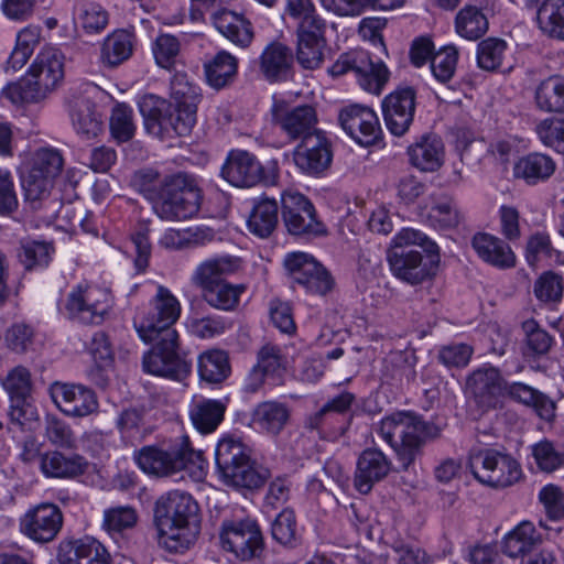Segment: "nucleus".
<instances>
[{
    "label": "nucleus",
    "instance_id": "obj_20",
    "mask_svg": "<svg viewBox=\"0 0 564 564\" xmlns=\"http://www.w3.org/2000/svg\"><path fill=\"white\" fill-rule=\"evenodd\" d=\"M340 127L357 143L369 147L381 135V127L377 113L367 106L354 104L344 107L338 116Z\"/></svg>",
    "mask_w": 564,
    "mask_h": 564
},
{
    "label": "nucleus",
    "instance_id": "obj_54",
    "mask_svg": "<svg viewBox=\"0 0 564 564\" xmlns=\"http://www.w3.org/2000/svg\"><path fill=\"white\" fill-rule=\"evenodd\" d=\"M76 21L87 33H99L108 24V12L96 2L82 1L75 8Z\"/></svg>",
    "mask_w": 564,
    "mask_h": 564
},
{
    "label": "nucleus",
    "instance_id": "obj_5",
    "mask_svg": "<svg viewBox=\"0 0 564 564\" xmlns=\"http://www.w3.org/2000/svg\"><path fill=\"white\" fill-rule=\"evenodd\" d=\"M202 204L196 178L185 172L166 175L161 195L153 204L154 213L163 220L180 221L195 216Z\"/></svg>",
    "mask_w": 564,
    "mask_h": 564
},
{
    "label": "nucleus",
    "instance_id": "obj_22",
    "mask_svg": "<svg viewBox=\"0 0 564 564\" xmlns=\"http://www.w3.org/2000/svg\"><path fill=\"white\" fill-rule=\"evenodd\" d=\"M330 143L324 132H315L304 138L293 151L295 165L305 174L318 176L332 163Z\"/></svg>",
    "mask_w": 564,
    "mask_h": 564
},
{
    "label": "nucleus",
    "instance_id": "obj_55",
    "mask_svg": "<svg viewBox=\"0 0 564 564\" xmlns=\"http://www.w3.org/2000/svg\"><path fill=\"white\" fill-rule=\"evenodd\" d=\"M54 248L44 241H26L21 245L18 257L26 270L44 268L51 261Z\"/></svg>",
    "mask_w": 564,
    "mask_h": 564
},
{
    "label": "nucleus",
    "instance_id": "obj_63",
    "mask_svg": "<svg viewBox=\"0 0 564 564\" xmlns=\"http://www.w3.org/2000/svg\"><path fill=\"white\" fill-rule=\"evenodd\" d=\"M63 158L58 150L52 148L39 149L31 163V169L55 180L63 169Z\"/></svg>",
    "mask_w": 564,
    "mask_h": 564
},
{
    "label": "nucleus",
    "instance_id": "obj_64",
    "mask_svg": "<svg viewBox=\"0 0 564 564\" xmlns=\"http://www.w3.org/2000/svg\"><path fill=\"white\" fill-rule=\"evenodd\" d=\"M535 132L544 145L564 154V119H544L536 124Z\"/></svg>",
    "mask_w": 564,
    "mask_h": 564
},
{
    "label": "nucleus",
    "instance_id": "obj_60",
    "mask_svg": "<svg viewBox=\"0 0 564 564\" xmlns=\"http://www.w3.org/2000/svg\"><path fill=\"white\" fill-rule=\"evenodd\" d=\"M506 47V42L500 39L489 37L481 41L477 47L478 67L488 72L496 70L502 63Z\"/></svg>",
    "mask_w": 564,
    "mask_h": 564
},
{
    "label": "nucleus",
    "instance_id": "obj_9",
    "mask_svg": "<svg viewBox=\"0 0 564 564\" xmlns=\"http://www.w3.org/2000/svg\"><path fill=\"white\" fill-rule=\"evenodd\" d=\"M111 308L110 293L90 284H77L68 293L65 311L69 319L84 325H99Z\"/></svg>",
    "mask_w": 564,
    "mask_h": 564
},
{
    "label": "nucleus",
    "instance_id": "obj_19",
    "mask_svg": "<svg viewBox=\"0 0 564 564\" xmlns=\"http://www.w3.org/2000/svg\"><path fill=\"white\" fill-rule=\"evenodd\" d=\"M416 91L412 87H400L382 100V113L387 129L397 137L405 134L414 120Z\"/></svg>",
    "mask_w": 564,
    "mask_h": 564
},
{
    "label": "nucleus",
    "instance_id": "obj_16",
    "mask_svg": "<svg viewBox=\"0 0 564 564\" xmlns=\"http://www.w3.org/2000/svg\"><path fill=\"white\" fill-rule=\"evenodd\" d=\"M284 267L292 283L302 286L307 293L325 295L334 288L335 282L330 273L307 253L288 254Z\"/></svg>",
    "mask_w": 564,
    "mask_h": 564
},
{
    "label": "nucleus",
    "instance_id": "obj_15",
    "mask_svg": "<svg viewBox=\"0 0 564 564\" xmlns=\"http://www.w3.org/2000/svg\"><path fill=\"white\" fill-rule=\"evenodd\" d=\"M467 389L477 408L481 412H488L502 408L507 380L498 368L484 365L468 376Z\"/></svg>",
    "mask_w": 564,
    "mask_h": 564
},
{
    "label": "nucleus",
    "instance_id": "obj_14",
    "mask_svg": "<svg viewBox=\"0 0 564 564\" xmlns=\"http://www.w3.org/2000/svg\"><path fill=\"white\" fill-rule=\"evenodd\" d=\"M2 387L9 395L10 422L23 430L29 422L36 419V410L31 403V371L22 365L15 366L2 380Z\"/></svg>",
    "mask_w": 564,
    "mask_h": 564
},
{
    "label": "nucleus",
    "instance_id": "obj_38",
    "mask_svg": "<svg viewBox=\"0 0 564 564\" xmlns=\"http://www.w3.org/2000/svg\"><path fill=\"white\" fill-rule=\"evenodd\" d=\"M291 417V410L286 403L279 401L260 402L252 412L253 424L262 432L279 435Z\"/></svg>",
    "mask_w": 564,
    "mask_h": 564
},
{
    "label": "nucleus",
    "instance_id": "obj_46",
    "mask_svg": "<svg viewBox=\"0 0 564 564\" xmlns=\"http://www.w3.org/2000/svg\"><path fill=\"white\" fill-rule=\"evenodd\" d=\"M536 20L545 35L564 41V0H544L538 9Z\"/></svg>",
    "mask_w": 564,
    "mask_h": 564
},
{
    "label": "nucleus",
    "instance_id": "obj_7",
    "mask_svg": "<svg viewBox=\"0 0 564 564\" xmlns=\"http://www.w3.org/2000/svg\"><path fill=\"white\" fill-rule=\"evenodd\" d=\"M468 466L479 482L492 488L512 486L522 475L520 464L511 455L494 448H471Z\"/></svg>",
    "mask_w": 564,
    "mask_h": 564
},
{
    "label": "nucleus",
    "instance_id": "obj_29",
    "mask_svg": "<svg viewBox=\"0 0 564 564\" xmlns=\"http://www.w3.org/2000/svg\"><path fill=\"white\" fill-rule=\"evenodd\" d=\"M294 55L291 47L281 42H271L260 55L259 66L270 83L286 82L293 76Z\"/></svg>",
    "mask_w": 564,
    "mask_h": 564
},
{
    "label": "nucleus",
    "instance_id": "obj_61",
    "mask_svg": "<svg viewBox=\"0 0 564 564\" xmlns=\"http://www.w3.org/2000/svg\"><path fill=\"white\" fill-rule=\"evenodd\" d=\"M181 52L178 39L171 34H161L153 45V55L156 64L165 69H173Z\"/></svg>",
    "mask_w": 564,
    "mask_h": 564
},
{
    "label": "nucleus",
    "instance_id": "obj_41",
    "mask_svg": "<svg viewBox=\"0 0 564 564\" xmlns=\"http://www.w3.org/2000/svg\"><path fill=\"white\" fill-rule=\"evenodd\" d=\"M134 35L127 30H117L102 43L100 59L108 67H116L129 59L134 48Z\"/></svg>",
    "mask_w": 564,
    "mask_h": 564
},
{
    "label": "nucleus",
    "instance_id": "obj_1",
    "mask_svg": "<svg viewBox=\"0 0 564 564\" xmlns=\"http://www.w3.org/2000/svg\"><path fill=\"white\" fill-rule=\"evenodd\" d=\"M393 243L387 259L394 276L415 285L435 275L440 249L425 234L411 228L402 229Z\"/></svg>",
    "mask_w": 564,
    "mask_h": 564
},
{
    "label": "nucleus",
    "instance_id": "obj_48",
    "mask_svg": "<svg viewBox=\"0 0 564 564\" xmlns=\"http://www.w3.org/2000/svg\"><path fill=\"white\" fill-rule=\"evenodd\" d=\"M285 13L296 22V32L326 29L313 0H286Z\"/></svg>",
    "mask_w": 564,
    "mask_h": 564
},
{
    "label": "nucleus",
    "instance_id": "obj_13",
    "mask_svg": "<svg viewBox=\"0 0 564 564\" xmlns=\"http://www.w3.org/2000/svg\"><path fill=\"white\" fill-rule=\"evenodd\" d=\"M281 202L282 220L290 235L311 239L326 234L325 225L317 219L315 207L306 196L284 192Z\"/></svg>",
    "mask_w": 564,
    "mask_h": 564
},
{
    "label": "nucleus",
    "instance_id": "obj_3",
    "mask_svg": "<svg viewBox=\"0 0 564 564\" xmlns=\"http://www.w3.org/2000/svg\"><path fill=\"white\" fill-rule=\"evenodd\" d=\"M215 464L219 479L236 489H258L270 478V470L257 466L251 459L249 448L232 436L218 442Z\"/></svg>",
    "mask_w": 564,
    "mask_h": 564
},
{
    "label": "nucleus",
    "instance_id": "obj_62",
    "mask_svg": "<svg viewBox=\"0 0 564 564\" xmlns=\"http://www.w3.org/2000/svg\"><path fill=\"white\" fill-rule=\"evenodd\" d=\"M458 52L455 46H445L431 58V69L440 83H447L455 74Z\"/></svg>",
    "mask_w": 564,
    "mask_h": 564
},
{
    "label": "nucleus",
    "instance_id": "obj_40",
    "mask_svg": "<svg viewBox=\"0 0 564 564\" xmlns=\"http://www.w3.org/2000/svg\"><path fill=\"white\" fill-rule=\"evenodd\" d=\"M534 102L546 113H564V75L555 74L541 80L534 90Z\"/></svg>",
    "mask_w": 564,
    "mask_h": 564
},
{
    "label": "nucleus",
    "instance_id": "obj_24",
    "mask_svg": "<svg viewBox=\"0 0 564 564\" xmlns=\"http://www.w3.org/2000/svg\"><path fill=\"white\" fill-rule=\"evenodd\" d=\"M199 508L193 497L183 491L174 490L161 496L155 502L154 521L182 523L186 527L200 528Z\"/></svg>",
    "mask_w": 564,
    "mask_h": 564
},
{
    "label": "nucleus",
    "instance_id": "obj_49",
    "mask_svg": "<svg viewBox=\"0 0 564 564\" xmlns=\"http://www.w3.org/2000/svg\"><path fill=\"white\" fill-rule=\"evenodd\" d=\"M243 284L228 282L216 284L202 292L205 302L214 308L234 311L239 304V297L245 292Z\"/></svg>",
    "mask_w": 564,
    "mask_h": 564
},
{
    "label": "nucleus",
    "instance_id": "obj_27",
    "mask_svg": "<svg viewBox=\"0 0 564 564\" xmlns=\"http://www.w3.org/2000/svg\"><path fill=\"white\" fill-rule=\"evenodd\" d=\"M391 469V460L380 449L373 447L364 449L357 460L355 488L364 495L370 492L373 485L383 480Z\"/></svg>",
    "mask_w": 564,
    "mask_h": 564
},
{
    "label": "nucleus",
    "instance_id": "obj_34",
    "mask_svg": "<svg viewBox=\"0 0 564 564\" xmlns=\"http://www.w3.org/2000/svg\"><path fill=\"white\" fill-rule=\"evenodd\" d=\"M213 24L226 39L234 44L247 47L253 39V29L249 20L234 11L221 9L213 17Z\"/></svg>",
    "mask_w": 564,
    "mask_h": 564
},
{
    "label": "nucleus",
    "instance_id": "obj_56",
    "mask_svg": "<svg viewBox=\"0 0 564 564\" xmlns=\"http://www.w3.org/2000/svg\"><path fill=\"white\" fill-rule=\"evenodd\" d=\"M410 412H395L383 417L377 429L378 434L395 451V447L403 442V435L409 427Z\"/></svg>",
    "mask_w": 564,
    "mask_h": 564
},
{
    "label": "nucleus",
    "instance_id": "obj_52",
    "mask_svg": "<svg viewBox=\"0 0 564 564\" xmlns=\"http://www.w3.org/2000/svg\"><path fill=\"white\" fill-rule=\"evenodd\" d=\"M54 180L32 169L22 177V187L26 202L33 209H39L41 203L48 198Z\"/></svg>",
    "mask_w": 564,
    "mask_h": 564
},
{
    "label": "nucleus",
    "instance_id": "obj_21",
    "mask_svg": "<svg viewBox=\"0 0 564 564\" xmlns=\"http://www.w3.org/2000/svg\"><path fill=\"white\" fill-rule=\"evenodd\" d=\"M50 394L55 405L67 416L84 417L98 409L95 392L85 386L54 382Z\"/></svg>",
    "mask_w": 564,
    "mask_h": 564
},
{
    "label": "nucleus",
    "instance_id": "obj_28",
    "mask_svg": "<svg viewBox=\"0 0 564 564\" xmlns=\"http://www.w3.org/2000/svg\"><path fill=\"white\" fill-rule=\"evenodd\" d=\"M58 564H110L106 547L93 538H84L59 544Z\"/></svg>",
    "mask_w": 564,
    "mask_h": 564
},
{
    "label": "nucleus",
    "instance_id": "obj_36",
    "mask_svg": "<svg viewBox=\"0 0 564 564\" xmlns=\"http://www.w3.org/2000/svg\"><path fill=\"white\" fill-rule=\"evenodd\" d=\"M325 30L296 32V61L304 69L319 68L325 58Z\"/></svg>",
    "mask_w": 564,
    "mask_h": 564
},
{
    "label": "nucleus",
    "instance_id": "obj_44",
    "mask_svg": "<svg viewBox=\"0 0 564 564\" xmlns=\"http://www.w3.org/2000/svg\"><path fill=\"white\" fill-rule=\"evenodd\" d=\"M237 68V58L226 51L218 52L204 65L206 80L215 89H221L232 83Z\"/></svg>",
    "mask_w": 564,
    "mask_h": 564
},
{
    "label": "nucleus",
    "instance_id": "obj_39",
    "mask_svg": "<svg viewBox=\"0 0 564 564\" xmlns=\"http://www.w3.org/2000/svg\"><path fill=\"white\" fill-rule=\"evenodd\" d=\"M70 117L76 132L87 140L96 138L102 131V116L88 98L78 97L73 100Z\"/></svg>",
    "mask_w": 564,
    "mask_h": 564
},
{
    "label": "nucleus",
    "instance_id": "obj_37",
    "mask_svg": "<svg viewBox=\"0 0 564 564\" xmlns=\"http://www.w3.org/2000/svg\"><path fill=\"white\" fill-rule=\"evenodd\" d=\"M279 221V206L274 198L267 196L253 199L247 220L248 230L259 237L268 238L275 230Z\"/></svg>",
    "mask_w": 564,
    "mask_h": 564
},
{
    "label": "nucleus",
    "instance_id": "obj_58",
    "mask_svg": "<svg viewBox=\"0 0 564 564\" xmlns=\"http://www.w3.org/2000/svg\"><path fill=\"white\" fill-rule=\"evenodd\" d=\"M533 293L544 304L557 303L563 295V278L553 272H543L534 282Z\"/></svg>",
    "mask_w": 564,
    "mask_h": 564
},
{
    "label": "nucleus",
    "instance_id": "obj_26",
    "mask_svg": "<svg viewBox=\"0 0 564 564\" xmlns=\"http://www.w3.org/2000/svg\"><path fill=\"white\" fill-rule=\"evenodd\" d=\"M355 395L348 391L340 393L325 403L307 421V426L313 430H319L324 433H330L333 436H340L347 430V421L344 414L348 412Z\"/></svg>",
    "mask_w": 564,
    "mask_h": 564
},
{
    "label": "nucleus",
    "instance_id": "obj_31",
    "mask_svg": "<svg viewBox=\"0 0 564 564\" xmlns=\"http://www.w3.org/2000/svg\"><path fill=\"white\" fill-rule=\"evenodd\" d=\"M88 462L78 454L66 455L57 449L41 455L40 470L47 478L73 479L82 476Z\"/></svg>",
    "mask_w": 564,
    "mask_h": 564
},
{
    "label": "nucleus",
    "instance_id": "obj_32",
    "mask_svg": "<svg viewBox=\"0 0 564 564\" xmlns=\"http://www.w3.org/2000/svg\"><path fill=\"white\" fill-rule=\"evenodd\" d=\"M156 527V540L161 549L170 553H184L197 540L200 528H194L193 524L186 527L182 523L167 521H154Z\"/></svg>",
    "mask_w": 564,
    "mask_h": 564
},
{
    "label": "nucleus",
    "instance_id": "obj_10",
    "mask_svg": "<svg viewBox=\"0 0 564 564\" xmlns=\"http://www.w3.org/2000/svg\"><path fill=\"white\" fill-rule=\"evenodd\" d=\"M354 72L362 89L379 95L389 79V70L384 63L373 62L370 54L364 50H354L339 55L328 69L334 76Z\"/></svg>",
    "mask_w": 564,
    "mask_h": 564
},
{
    "label": "nucleus",
    "instance_id": "obj_4",
    "mask_svg": "<svg viewBox=\"0 0 564 564\" xmlns=\"http://www.w3.org/2000/svg\"><path fill=\"white\" fill-rule=\"evenodd\" d=\"M134 460L144 473L155 476H170L188 469L197 479L204 477L203 452L192 447L187 435L167 449L144 446L134 454Z\"/></svg>",
    "mask_w": 564,
    "mask_h": 564
},
{
    "label": "nucleus",
    "instance_id": "obj_33",
    "mask_svg": "<svg viewBox=\"0 0 564 564\" xmlns=\"http://www.w3.org/2000/svg\"><path fill=\"white\" fill-rule=\"evenodd\" d=\"M556 164L553 159L543 153H529L521 156L513 164L512 175L527 185H536L547 181L555 172Z\"/></svg>",
    "mask_w": 564,
    "mask_h": 564
},
{
    "label": "nucleus",
    "instance_id": "obj_8",
    "mask_svg": "<svg viewBox=\"0 0 564 564\" xmlns=\"http://www.w3.org/2000/svg\"><path fill=\"white\" fill-rule=\"evenodd\" d=\"M176 99L167 104L162 100L159 107L147 111L145 105L140 106L144 117L145 127L152 130L171 128L177 135H187L196 123L197 104L193 96H185L183 90H175Z\"/></svg>",
    "mask_w": 564,
    "mask_h": 564
},
{
    "label": "nucleus",
    "instance_id": "obj_53",
    "mask_svg": "<svg viewBox=\"0 0 564 564\" xmlns=\"http://www.w3.org/2000/svg\"><path fill=\"white\" fill-rule=\"evenodd\" d=\"M40 32L36 29L25 28L17 35V43L11 52L7 69L19 70L31 57L34 47L39 44Z\"/></svg>",
    "mask_w": 564,
    "mask_h": 564
},
{
    "label": "nucleus",
    "instance_id": "obj_35",
    "mask_svg": "<svg viewBox=\"0 0 564 564\" xmlns=\"http://www.w3.org/2000/svg\"><path fill=\"white\" fill-rule=\"evenodd\" d=\"M471 245L479 258L494 267L506 269L516 264V257L509 245L496 236L477 234Z\"/></svg>",
    "mask_w": 564,
    "mask_h": 564
},
{
    "label": "nucleus",
    "instance_id": "obj_47",
    "mask_svg": "<svg viewBox=\"0 0 564 564\" xmlns=\"http://www.w3.org/2000/svg\"><path fill=\"white\" fill-rule=\"evenodd\" d=\"M198 373L207 383L223 382L230 373L228 355L219 349L205 351L198 359Z\"/></svg>",
    "mask_w": 564,
    "mask_h": 564
},
{
    "label": "nucleus",
    "instance_id": "obj_51",
    "mask_svg": "<svg viewBox=\"0 0 564 564\" xmlns=\"http://www.w3.org/2000/svg\"><path fill=\"white\" fill-rule=\"evenodd\" d=\"M455 26L460 36L475 41L487 32L488 20L478 8L465 7L457 13Z\"/></svg>",
    "mask_w": 564,
    "mask_h": 564
},
{
    "label": "nucleus",
    "instance_id": "obj_25",
    "mask_svg": "<svg viewBox=\"0 0 564 564\" xmlns=\"http://www.w3.org/2000/svg\"><path fill=\"white\" fill-rule=\"evenodd\" d=\"M408 425L410 429L403 435V442L395 447V454L403 469H408L421 453L423 445L441 435V429L424 421L420 415L410 412Z\"/></svg>",
    "mask_w": 564,
    "mask_h": 564
},
{
    "label": "nucleus",
    "instance_id": "obj_17",
    "mask_svg": "<svg viewBox=\"0 0 564 564\" xmlns=\"http://www.w3.org/2000/svg\"><path fill=\"white\" fill-rule=\"evenodd\" d=\"M272 121L290 140H301L315 133L323 132L316 128L317 115L314 107L300 105L290 107L284 100H274L271 108Z\"/></svg>",
    "mask_w": 564,
    "mask_h": 564
},
{
    "label": "nucleus",
    "instance_id": "obj_6",
    "mask_svg": "<svg viewBox=\"0 0 564 564\" xmlns=\"http://www.w3.org/2000/svg\"><path fill=\"white\" fill-rule=\"evenodd\" d=\"M181 304L172 292L159 285L148 310L139 312L133 319L134 327L145 343H152L167 333H177L174 324L180 318Z\"/></svg>",
    "mask_w": 564,
    "mask_h": 564
},
{
    "label": "nucleus",
    "instance_id": "obj_42",
    "mask_svg": "<svg viewBox=\"0 0 564 564\" xmlns=\"http://www.w3.org/2000/svg\"><path fill=\"white\" fill-rule=\"evenodd\" d=\"M226 406L218 400L202 399L194 401L189 409V417L194 427L202 434L214 432L221 423Z\"/></svg>",
    "mask_w": 564,
    "mask_h": 564
},
{
    "label": "nucleus",
    "instance_id": "obj_45",
    "mask_svg": "<svg viewBox=\"0 0 564 564\" xmlns=\"http://www.w3.org/2000/svg\"><path fill=\"white\" fill-rule=\"evenodd\" d=\"M538 540L534 525L523 521L503 538L502 552L513 558L524 556L535 547Z\"/></svg>",
    "mask_w": 564,
    "mask_h": 564
},
{
    "label": "nucleus",
    "instance_id": "obj_11",
    "mask_svg": "<svg viewBox=\"0 0 564 564\" xmlns=\"http://www.w3.org/2000/svg\"><path fill=\"white\" fill-rule=\"evenodd\" d=\"M154 341V346L143 356V370L151 375L183 380L191 371V364L178 351V334L170 332Z\"/></svg>",
    "mask_w": 564,
    "mask_h": 564
},
{
    "label": "nucleus",
    "instance_id": "obj_18",
    "mask_svg": "<svg viewBox=\"0 0 564 564\" xmlns=\"http://www.w3.org/2000/svg\"><path fill=\"white\" fill-rule=\"evenodd\" d=\"M63 525V513L54 503H40L20 519V532L36 543L52 542Z\"/></svg>",
    "mask_w": 564,
    "mask_h": 564
},
{
    "label": "nucleus",
    "instance_id": "obj_30",
    "mask_svg": "<svg viewBox=\"0 0 564 564\" xmlns=\"http://www.w3.org/2000/svg\"><path fill=\"white\" fill-rule=\"evenodd\" d=\"M409 162L421 172H435L444 163L445 148L442 139L433 133L419 137L406 150Z\"/></svg>",
    "mask_w": 564,
    "mask_h": 564
},
{
    "label": "nucleus",
    "instance_id": "obj_50",
    "mask_svg": "<svg viewBox=\"0 0 564 564\" xmlns=\"http://www.w3.org/2000/svg\"><path fill=\"white\" fill-rule=\"evenodd\" d=\"M138 522V513L130 506L112 507L104 512L102 527L115 539L123 538L126 531L131 530Z\"/></svg>",
    "mask_w": 564,
    "mask_h": 564
},
{
    "label": "nucleus",
    "instance_id": "obj_2",
    "mask_svg": "<svg viewBox=\"0 0 564 564\" xmlns=\"http://www.w3.org/2000/svg\"><path fill=\"white\" fill-rule=\"evenodd\" d=\"M64 78L62 53L54 47L42 50L32 63L28 75L7 85L2 96L12 104L39 102L47 97Z\"/></svg>",
    "mask_w": 564,
    "mask_h": 564
},
{
    "label": "nucleus",
    "instance_id": "obj_12",
    "mask_svg": "<svg viewBox=\"0 0 564 564\" xmlns=\"http://www.w3.org/2000/svg\"><path fill=\"white\" fill-rule=\"evenodd\" d=\"M219 538L223 549L240 561L260 560L264 553L263 535L254 520L224 521Z\"/></svg>",
    "mask_w": 564,
    "mask_h": 564
},
{
    "label": "nucleus",
    "instance_id": "obj_23",
    "mask_svg": "<svg viewBox=\"0 0 564 564\" xmlns=\"http://www.w3.org/2000/svg\"><path fill=\"white\" fill-rule=\"evenodd\" d=\"M220 175L236 187H252L269 181L264 174V167L256 155L245 150L229 152L221 166Z\"/></svg>",
    "mask_w": 564,
    "mask_h": 564
},
{
    "label": "nucleus",
    "instance_id": "obj_59",
    "mask_svg": "<svg viewBox=\"0 0 564 564\" xmlns=\"http://www.w3.org/2000/svg\"><path fill=\"white\" fill-rule=\"evenodd\" d=\"M109 126L112 137L118 142L131 140L135 132L133 110L126 104L116 105L112 109Z\"/></svg>",
    "mask_w": 564,
    "mask_h": 564
},
{
    "label": "nucleus",
    "instance_id": "obj_43",
    "mask_svg": "<svg viewBox=\"0 0 564 564\" xmlns=\"http://www.w3.org/2000/svg\"><path fill=\"white\" fill-rule=\"evenodd\" d=\"M236 268L237 263L230 257L210 259L196 268L192 281L203 292L208 290V288L226 282L224 276L234 272Z\"/></svg>",
    "mask_w": 564,
    "mask_h": 564
},
{
    "label": "nucleus",
    "instance_id": "obj_57",
    "mask_svg": "<svg viewBox=\"0 0 564 564\" xmlns=\"http://www.w3.org/2000/svg\"><path fill=\"white\" fill-rule=\"evenodd\" d=\"M272 538L282 545L294 547L299 542L296 519L292 509H283L271 527Z\"/></svg>",
    "mask_w": 564,
    "mask_h": 564
}]
</instances>
